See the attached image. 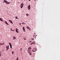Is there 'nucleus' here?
<instances>
[{"instance_id":"f257e3e1","label":"nucleus","mask_w":60,"mask_h":60,"mask_svg":"<svg viewBox=\"0 0 60 60\" xmlns=\"http://www.w3.org/2000/svg\"><path fill=\"white\" fill-rule=\"evenodd\" d=\"M36 49H36V48H33L32 51V52H35V51L36 50Z\"/></svg>"},{"instance_id":"f03ea898","label":"nucleus","mask_w":60,"mask_h":60,"mask_svg":"<svg viewBox=\"0 0 60 60\" xmlns=\"http://www.w3.org/2000/svg\"><path fill=\"white\" fill-rule=\"evenodd\" d=\"M4 2H5V3L6 4H10L11 3V2H7V1L6 0H4Z\"/></svg>"},{"instance_id":"7ed1b4c3","label":"nucleus","mask_w":60,"mask_h":60,"mask_svg":"<svg viewBox=\"0 0 60 60\" xmlns=\"http://www.w3.org/2000/svg\"><path fill=\"white\" fill-rule=\"evenodd\" d=\"M4 2H5V3L6 4H10L11 3V2H7V1L6 0H4Z\"/></svg>"},{"instance_id":"20e7f679","label":"nucleus","mask_w":60,"mask_h":60,"mask_svg":"<svg viewBox=\"0 0 60 60\" xmlns=\"http://www.w3.org/2000/svg\"><path fill=\"white\" fill-rule=\"evenodd\" d=\"M24 5V4L23 3H22L20 5L21 8L22 9L23 8V6Z\"/></svg>"},{"instance_id":"39448f33","label":"nucleus","mask_w":60,"mask_h":60,"mask_svg":"<svg viewBox=\"0 0 60 60\" xmlns=\"http://www.w3.org/2000/svg\"><path fill=\"white\" fill-rule=\"evenodd\" d=\"M9 44L10 46V48H11V49L12 48V46H11V43H9Z\"/></svg>"},{"instance_id":"423d86ee","label":"nucleus","mask_w":60,"mask_h":60,"mask_svg":"<svg viewBox=\"0 0 60 60\" xmlns=\"http://www.w3.org/2000/svg\"><path fill=\"white\" fill-rule=\"evenodd\" d=\"M18 29H16L15 32L16 33H19V32L18 31Z\"/></svg>"},{"instance_id":"0eeeda50","label":"nucleus","mask_w":60,"mask_h":60,"mask_svg":"<svg viewBox=\"0 0 60 60\" xmlns=\"http://www.w3.org/2000/svg\"><path fill=\"white\" fill-rule=\"evenodd\" d=\"M28 8L29 10H30V5H29L28 6Z\"/></svg>"},{"instance_id":"6e6552de","label":"nucleus","mask_w":60,"mask_h":60,"mask_svg":"<svg viewBox=\"0 0 60 60\" xmlns=\"http://www.w3.org/2000/svg\"><path fill=\"white\" fill-rule=\"evenodd\" d=\"M22 29H23L24 31L25 32V27L23 26L22 28Z\"/></svg>"},{"instance_id":"1a4fd4ad","label":"nucleus","mask_w":60,"mask_h":60,"mask_svg":"<svg viewBox=\"0 0 60 60\" xmlns=\"http://www.w3.org/2000/svg\"><path fill=\"white\" fill-rule=\"evenodd\" d=\"M9 21L10 22H11V23L12 24L13 23V22H12V21L11 20H9Z\"/></svg>"},{"instance_id":"9d476101","label":"nucleus","mask_w":60,"mask_h":60,"mask_svg":"<svg viewBox=\"0 0 60 60\" xmlns=\"http://www.w3.org/2000/svg\"><path fill=\"white\" fill-rule=\"evenodd\" d=\"M27 51H28V53H29V54L31 52V51H30V50L29 51L28 50H27Z\"/></svg>"},{"instance_id":"9b49d317","label":"nucleus","mask_w":60,"mask_h":60,"mask_svg":"<svg viewBox=\"0 0 60 60\" xmlns=\"http://www.w3.org/2000/svg\"><path fill=\"white\" fill-rule=\"evenodd\" d=\"M26 28L27 29H30V28L29 27V26H26Z\"/></svg>"},{"instance_id":"f8f14e48","label":"nucleus","mask_w":60,"mask_h":60,"mask_svg":"<svg viewBox=\"0 0 60 60\" xmlns=\"http://www.w3.org/2000/svg\"><path fill=\"white\" fill-rule=\"evenodd\" d=\"M0 21H3V19H2V18H0Z\"/></svg>"},{"instance_id":"ddd939ff","label":"nucleus","mask_w":60,"mask_h":60,"mask_svg":"<svg viewBox=\"0 0 60 60\" xmlns=\"http://www.w3.org/2000/svg\"><path fill=\"white\" fill-rule=\"evenodd\" d=\"M13 40H15V39L16 38V37H13Z\"/></svg>"},{"instance_id":"4468645a","label":"nucleus","mask_w":60,"mask_h":60,"mask_svg":"<svg viewBox=\"0 0 60 60\" xmlns=\"http://www.w3.org/2000/svg\"><path fill=\"white\" fill-rule=\"evenodd\" d=\"M33 44H34V42H33L32 43H31V44H30V45H32Z\"/></svg>"},{"instance_id":"2eb2a0df","label":"nucleus","mask_w":60,"mask_h":60,"mask_svg":"<svg viewBox=\"0 0 60 60\" xmlns=\"http://www.w3.org/2000/svg\"><path fill=\"white\" fill-rule=\"evenodd\" d=\"M6 22V24H7V25H9V24L7 23V22L6 21H5Z\"/></svg>"},{"instance_id":"dca6fc26","label":"nucleus","mask_w":60,"mask_h":60,"mask_svg":"<svg viewBox=\"0 0 60 60\" xmlns=\"http://www.w3.org/2000/svg\"><path fill=\"white\" fill-rule=\"evenodd\" d=\"M26 14V16H27V17H28V13Z\"/></svg>"},{"instance_id":"f3484780","label":"nucleus","mask_w":60,"mask_h":60,"mask_svg":"<svg viewBox=\"0 0 60 60\" xmlns=\"http://www.w3.org/2000/svg\"><path fill=\"white\" fill-rule=\"evenodd\" d=\"M6 48L7 49H9V48L7 46H6Z\"/></svg>"},{"instance_id":"a211bd4d","label":"nucleus","mask_w":60,"mask_h":60,"mask_svg":"<svg viewBox=\"0 0 60 60\" xmlns=\"http://www.w3.org/2000/svg\"><path fill=\"white\" fill-rule=\"evenodd\" d=\"M22 24H25V22H22Z\"/></svg>"},{"instance_id":"6ab92c4d","label":"nucleus","mask_w":60,"mask_h":60,"mask_svg":"<svg viewBox=\"0 0 60 60\" xmlns=\"http://www.w3.org/2000/svg\"><path fill=\"white\" fill-rule=\"evenodd\" d=\"M18 16H16L15 19H18Z\"/></svg>"},{"instance_id":"aec40b11","label":"nucleus","mask_w":60,"mask_h":60,"mask_svg":"<svg viewBox=\"0 0 60 60\" xmlns=\"http://www.w3.org/2000/svg\"><path fill=\"white\" fill-rule=\"evenodd\" d=\"M24 40H26V38L24 37Z\"/></svg>"},{"instance_id":"412c9836","label":"nucleus","mask_w":60,"mask_h":60,"mask_svg":"<svg viewBox=\"0 0 60 60\" xmlns=\"http://www.w3.org/2000/svg\"><path fill=\"white\" fill-rule=\"evenodd\" d=\"M28 50L29 51H30V49H29V48H28Z\"/></svg>"},{"instance_id":"4be33fe9","label":"nucleus","mask_w":60,"mask_h":60,"mask_svg":"<svg viewBox=\"0 0 60 60\" xmlns=\"http://www.w3.org/2000/svg\"><path fill=\"white\" fill-rule=\"evenodd\" d=\"M12 54H14V52H13L12 51Z\"/></svg>"},{"instance_id":"5701e85b","label":"nucleus","mask_w":60,"mask_h":60,"mask_svg":"<svg viewBox=\"0 0 60 60\" xmlns=\"http://www.w3.org/2000/svg\"><path fill=\"white\" fill-rule=\"evenodd\" d=\"M34 39L33 38H31V39L32 40H34Z\"/></svg>"},{"instance_id":"b1692460","label":"nucleus","mask_w":60,"mask_h":60,"mask_svg":"<svg viewBox=\"0 0 60 60\" xmlns=\"http://www.w3.org/2000/svg\"><path fill=\"white\" fill-rule=\"evenodd\" d=\"M0 45H2V44L0 43Z\"/></svg>"},{"instance_id":"393cba45","label":"nucleus","mask_w":60,"mask_h":60,"mask_svg":"<svg viewBox=\"0 0 60 60\" xmlns=\"http://www.w3.org/2000/svg\"><path fill=\"white\" fill-rule=\"evenodd\" d=\"M21 23H19V25H21Z\"/></svg>"},{"instance_id":"a878e982","label":"nucleus","mask_w":60,"mask_h":60,"mask_svg":"<svg viewBox=\"0 0 60 60\" xmlns=\"http://www.w3.org/2000/svg\"><path fill=\"white\" fill-rule=\"evenodd\" d=\"M30 55H32V54H31V53H30Z\"/></svg>"},{"instance_id":"bb28decb","label":"nucleus","mask_w":60,"mask_h":60,"mask_svg":"<svg viewBox=\"0 0 60 60\" xmlns=\"http://www.w3.org/2000/svg\"><path fill=\"white\" fill-rule=\"evenodd\" d=\"M1 54H0V57H1Z\"/></svg>"},{"instance_id":"cd10ccee","label":"nucleus","mask_w":60,"mask_h":60,"mask_svg":"<svg viewBox=\"0 0 60 60\" xmlns=\"http://www.w3.org/2000/svg\"><path fill=\"white\" fill-rule=\"evenodd\" d=\"M7 47H8V48H9V45H8V46H7Z\"/></svg>"},{"instance_id":"c85d7f7f","label":"nucleus","mask_w":60,"mask_h":60,"mask_svg":"<svg viewBox=\"0 0 60 60\" xmlns=\"http://www.w3.org/2000/svg\"><path fill=\"white\" fill-rule=\"evenodd\" d=\"M17 60H18V57H17Z\"/></svg>"},{"instance_id":"c756f323","label":"nucleus","mask_w":60,"mask_h":60,"mask_svg":"<svg viewBox=\"0 0 60 60\" xmlns=\"http://www.w3.org/2000/svg\"><path fill=\"white\" fill-rule=\"evenodd\" d=\"M14 30H12V31H13Z\"/></svg>"},{"instance_id":"7c9ffc66","label":"nucleus","mask_w":60,"mask_h":60,"mask_svg":"<svg viewBox=\"0 0 60 60\" xmlns=\"http://www.w3.org/2000/svg\"><path fill=\"white\" fill-rule=\"evenodd\" d=\"M30 49H31V47H29V48Z\"/></svg>"},{"instance_id":"2f4dec72","label":"nucleus","mask_w":60,"mask_h":60,"mask_svg":"<svg viewBox=\"0 0 60 60\" xmlns=\"http://www.w3.org/2000/svg\"><path fill=\"white\" fill-rule=\"evenodd\" d=\"M4 43L2 44V45H4Z\"/></svg>"},{"instance_id":"473e14b6","label":"nucleus","mask_w":60,"mask_h":60,"mask_svg":"<svg viewBox=\"0 0 60 60\" xmlns=\"http://www.w3.org/2000/svg\"><path fill=\"white\" fill-rule=\"evenodd\" d=\"M12 29H11V31H12Z\"/></svg>"},{"instance_id":"72a5a7b5","label":"nucleus","mask_w":60,"mask_h":60,"mask_svg":"<svg viewBox=\"0 0 60 60\" xmlns=\"http://www.w3.org/2000/svg\"><path fill=\"white\" fill-rule=\"evenodd\" d=\"M31 42V41H30V42Z\"/></svg>"},{"instance_id":"f704fd0d","label":"nucleus","mask_w":60,"mask_h":60,"mask_svg":"<svg viewBox=\"0 0 60 60\" xmlns=\"http://www.w3.org/2000/svg\"><path fill=\"white\" fill-rule=\"evenodd\" d=\"M8 49H7L6 50H7H7H8Z\"/></svg>"},{"instance_id":"c9c22d12","label":"nucleus","mask_w":60,"mask_h":60,"mask_svg":"<svg viewBox=\"0 0 60 60\" xmlns=\"http://www.w3.org/2000/svg\"><path fill=\"white\" fill-rule=\"evenodd\" d=\"M29 1H30V0H28Z\"/></svg>"},{"instance_id":"e433bc0d","label":"nucleus","mask_w":60,"mask_h":60,"mask_svg":"<svg viewBox=\"0 0 60 60\" xmlns=\"http://www.w3.org/2000/svg\"><path fill=\"white\" fill-rule=\"evenodd\" d=\"M34 1H36V0H34Z\"/></svg>"},{"instance_id":"4c0bfd02","label":"nucleus","mask_w":60,"mask_h":60,"mask_svg":"<svg viewBox=\"0 0 60 60\" xmlns=\"http://www.w3.org/2000/svg\"><path fill=\"white\" fill-rule=\"evenodd\" d=\"M21 49H22V48H21Z\"/></svg>"}]
</instances>
